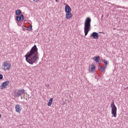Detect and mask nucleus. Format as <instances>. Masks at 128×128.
Listing matches in <instances>:
<instances>
[{"mask_svg": "<svg viewBox=\"0 0 128 128\" xmlns=\"http://www.w3.org/2000/svg\"><path fill=\"white\" fill-rule=\"evenodd\" d=\"M22 20H24V16H16V20L18 22H20V20H22Z\"/></svg>", "mask_w": 128, "mask_h": 128, "instance_id": "obj_14", "label": "nucleus"}, {"mask_svg": "<svg viewBox=\"0 0 128 128\" xmlns=\"http://www.w3.org/2000/svg\"><path fill=\"white\" fill-rule=\"evenodd\" d=\"M16 16H20V14H22V10H18L16 12Z\"/></svg>", "mask_w": 128, "mask_h": 128, "instance_id": "obj_13", "label": "nucleus"}, {"mask_svg": "<svg viewBox=\"0 0 128 128\" xmlns=\"http://www.w3.org/2000/svg\"><path fill=\"white\" fill-rule=\"evenodd\" d=\"M33 0V2H36L40 1V0Z\"/></svg>", "mask_w": 128, "mask_h": 128, "instance_id": "obj_18", "label": "nucleus"}, {"mask_svg": "<svg viewBox=\"0 0 128 128\" xmlns=\"http://www.w3.org/2000/svg\"><path fill=\"white\" fill-rule=\"evenodd\" d=\"M24 28V30H26V26H24V28Z\"/></svg>", "mask_w": 128, "mask_h": 128, "instance_id": "obj_19", "label": "nucleus"}, {"mask_svg": "<svg viewBox=\"0 0 128 128\" xmlns=\"http://www.w3.org/2000/svg\"><path fill=\"white\" fill-rule=\"evenodd\" d=\"M111 114H112V116L114 118H116V112H118V108H116V106L114 104V101L112 100L111 103Z\"/></svg>", "mask_w": 128, "mask_h": 128, "instance_id": "obj_3", "label": "nucleus"}, {"mask_svg": "<svg viewBox=\"0 0 128 128\" xmlns=\"http://www.w3.org/2000/svg\"><path fill=\"white\" fill-rule=\"evenodd\" d=\"M66 18H70V16H66Z\"/></svg>", "mask_w": 128, "mask_h": 128, "instance_id": "obj_20", "label": "nucleus"}, {"mask_svg": "<svg viewBox=\"0 0 128 128\" xmlns=\"http://www.w3.org/2000/svg\"><path fill=\"white\" fill-rule=\"evenodd\" d=\"M11 66L10 62H8V61H5L2 64V68L6 72V70H10Z\"/></svg>", "mask_w": 128, "mask_h": 128, "instance_id": "obj_4", "label": "nucleus"}, {"mask_svg": "<svg viewBox=\"0 0 128 128\" xmlns=\"http://www.w3.org/2000/svg\"><path fill=\"white\" fill-rule=\"evenodd\" d=\"M21 98H22V97H21Z\"/></svg>", "mask_w": 128, "mask_h": 128, "instance_id": "obj_24", "label": "nucleus"}, {"mask_svg": "<svg viewBox=\"0 0 128 128\" xmlns=\"http://www.w3.org/2000/svg\"><path fill=\"white\" fill-rule=\"evenodd\" d=\"M22 94H24V89L16 90L13 94L14 98H19Z\"/></svg>", "mask_w": 128, "mask_h": 128, "instance_id": "obj_5", "label": "nucleus"}, {"mask_svg": "<svg viewBox=\"0 0 128 128\" xmlns=\"http://www.w3.org/2000/svg\"><path fill=\"white\" fill-rule=\"evenodd\" d=\"M4 78V76H2V74H0V80H2Z\"/></svg>", "mask_w": 128, "mask_h": 128, "instance_id": "obj_17", "label": "nucleus"}, {"mask_svg": "<svg viewBox=\"0 0 128 128\" xmlns=\"http://www.w3.org/2000/svg\"><path fill=\"white\" fill-rule=\"evenodd\" d=\"M8 84H10L8 81L4 82L0 86V89L4 90V88H6L8 86Z\"/></svg>", "mask_w": 128, "mask_h": 128, "instance_id": "obj_8", "label": "nucleus"}, {"mask_svg": "<svg viewBox=\"0 0 128 128\" xmlns=\"http://www.w3.org/2000/svg\"><path fill=\"white\" fill-rule=\"evenodd\" d=\"M90 38H93L94 40H98V34L96 32H93L90 36Z\"/></svg>", "mask_w": 128, "mask_h": 128, "instance_id": "obj_10", "label": "nucleus"}, {"mask_svg": "<svg viewBox=\"0 0 128 128\" xmlns=\"http://www.w3.org/2000/svg\"><path fill=\"white\" fill-rule=\"evenodd\" d=\"M104 66H105V68H106L108 64V62L106 60H104Z\"/></svg>", "mask_w": 128, "mask_h": 128, "instance_id": "obj_15", "label": "nucleus"}, {"mask_svg": "<svg viewBox=\"0 0 128 128\" xmlns=\"http://www.w3.org/2000/svg\"><path fill=\"white\" fill-rule=\"evenodd\" d=\"M15 110L16 112L20 114V112H22V107L20 104H17L15 106Z\"/></svg>", "mask_w": 128, "mask_h": 128, "instance_id": "obj_7", "label": "nucleus"}, {"mask_svg": "<svg viewBox=\"0 0 128 128\" xmlns=\"http://www.w3.org/2000/svg\"><path fill=\"white\" fill-rule=\"evenodd\" d=\"M96 70V66L94 64H92L89 66L88 71L89 72H94Z\"/></svg>", "mask_w": 128, "mask_h": 128, "instance_id": "obj_9", "label": "nucleus"}, {"mask_svg": "<svg viewBox=\"0 0 128 128\" xmlns=\"http://www.w3.org/2000/svg\"><path fill=\"white\" fill-rule=\"evenodd\" d=\"M106 67L104 66V67H100V70L102 72H104V70H106Z\"/></svg>", "mask_w": 128, "mask_h": 128, "instance_id": "obj_16", "label": "nucleus"}, {"mask_svg": "<svg viewBox=\"0 0 128 128\" xmlns=\"http://www.w3.org/2000/svg\"><path fill=\"white\" fill-rule=\"evenodd\" d=\"M38 49L36 47V45H34L31 48L30 51L25 55L26 60L27 62H28L30 64H36L38 60H40L38 56Z\"/></svg>", "mask_w": 128, "mask_h": 128, "instance_id": "obj_1", "label": "nucleus"}, {"mask_svg": "<svg viewBox=\"0 0 128 128\" xmlns=\"http://www.w3.org/2000/svg\"><path fill=\"white\" fill-rule=\"evenodd\" d=\"M52 100H54L53 98H51L49 100L47 104V106H52Z\"/></svg>", "mask_w": 128, "mask_h": 128, "instance_id": "obj_12", "label": "nucleus"}, {"mask_svg": "<svg viewBox=\"0 0 128 128\" xmlns=\"http://www.w3.org/2000/svg\"><path fill=\"white\" fill-rule=\"evenodd\" d=\"M0 128H2L0 127Z\"/></svg>", "mask_w": 128, "mask_h": 128, "instance_id": "obj_25", "label": "nucleus"}, {"mask_svg": "<svg viewBox=\"0 0 128 128\" xmlns=\"http://www.w3.org/2000/svg\"><path fill=\"white\" fill-rule=\"evenodd\" d=\"M90 22H92V20H90V18H87L85 20L84 24V32L85 36H88V32L90 30V28H92Z\"/></svg>", "mask_w": 128, "mask_h": 128, "instance_id": "obj_2", "label": "nucleus"}, {"mask_svg": "<svg viewBox=\"0 0 128 128\" xmlns=\"http://www.w3.org/2000/svg\"><path fill=\"white\" fill-rule=\"evenodd\" d=\"M93 60H94V62H100V58L99 56H95L94 57Z\"/></svg>", "mask_w": 128, "mask_h": 128, "instance_id": "obj_11", "label": "nucleus"}, {"mask_svg": "<svg viewBox=\"0 0 128 128\" xmlns=\"http://www.w3.org/2000/svg\"><path fill=\"white\" fill-rule=\"evenodd\" d=\"M2 118V114H0V118Z\"/></svg>", "mask_w": 128, "mask_h": 128, "instance_id": "obj_22", "label": "nucleus"}, {"mask_svg": "<svg viewBox=\"0 0 128 128\" xmlns=\"http://www.w3.org/2000/svg\"><path fill=\"white\" fill-rule=\"evenodd\" d=\"M56 0V2H58V0Z\"/></svg>", "mask_w": 128, "mask_h": 128, "instance_id": "obj_23", "label": "nucleus"}, {"mask_svg": "<svg viewBox=\"0 0 128 128\" xmlns=\"http://www.w3.org/2000/svg\"><path fill=\"white\" fill-rule=\"evenodd\" d=\"M20 16H24V14H22Z\"/></svg>", "mask_w": 128, "mask_h": 128, "instance_id": "obj_21", "label": "nucleus"}, {"mask_svg": "<svg viewBox=\"0 0 128 128\" xmlns=\"http://www.w3.org/2000/svg\"><path fill=\"white\" fill-rule=\"evenodd\" d=\"M65 12H66V16H72V14L70 12H72V9L70 8V6L68 5H66L65 6Z\"/></svg>", "mask_w": 128, "mask_h": 128, "instance_id": "obj_6", "label": "nucleus"}]
</instances>
